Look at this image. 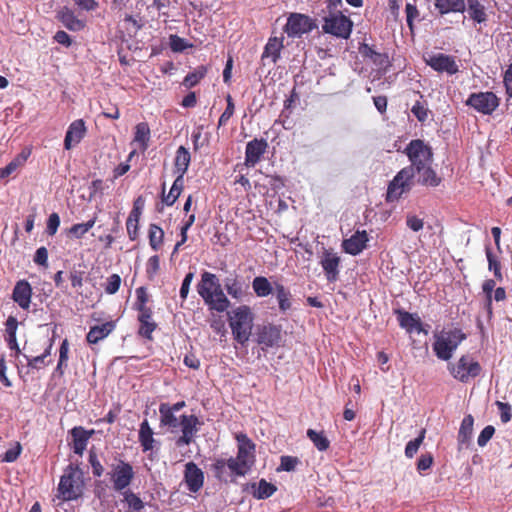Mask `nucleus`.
I'll use <instances>...</instances> for the list:
<instances>
[{
	"label": "nucleus",
	"instance_id": "4",
	"mask_svg": "<svg viewBox=\"0 0 512 512\" xmlns=\"http://www.w3.org/2000/svg\"><path fill=\"white\" fill-rule=\"evenodd\" d=\"M229 326L234 339L241 345H245L252 332L253 314L251 308L242 305L232 310L229 314Z\"/></svg>",
	"mask_w": 512,
	"mask_h": 512
},
{
	"label": "nucleus",
	"instance_id": "36",
	"mask_svg": "<svg viewBox=\"0 0 512 512\" xmlns=\"http://www.w3.org/2000/svg\"><path fill=\"white\" fill-rule=\"evenodd\" d=\"M252 288L258 297H267L273 291L269 280L264 276H257L252 281Z\"/></svg>",
	"mask_w": 512,
	"mask_h": 512
},
{
	"label": "nucleus",
	"instance_id": "46",
	"mask_svg": "<svg viewBox=\"0 0 512 512\" xmlns=\"http://www.w3.org/2000/svg\"><path fill=\"white\" fill-rule=\"evenodd\" d=\"M124 500L128 504L127 512H140L144 508L141 498L131 491L124 492Z\"/></svg>",
	"mask_w": 512,
	"mask_h": 512
},
{
	"label": "nucleus",
	"instance_id": "56",
	"mask_svg": "<svg viewBox=\"0 0 512 512\" xmlns=\"http://www.w3.org/2000/svg\"><path fill=\"white\" fill-rule=\"evenodd\" d=\"M406 225L413 232H418L423 229L424 221L416 215H407L406 217Z\"/></svg>",
	"mask_w": 512,
	"mask_h": 512
},
{
	"label": "nucleus",
	"instance_id": "1",
	"mask_svg": "<svg viewBox=\"0 0 512 512\" xmlns=\"http://www.w3.org/2000/svg\"><path fill=\"white\" fill-rule=\"evenodd\" d=\"M404 153L411 164L401 169L390 182L386 196L388 202L398 200L403 193L409 191L416 171L423 170L425 165L432 163V150L420 139L410 141Z\"/></svg>",
	"mask_w": 512,
	"mask_h": 512
},
{
	"label": "nucleus",
	"instance_id": "62",
	"mask_svg": "<svg viewBox=\"0 0 512 512\" xmlns=\"http://www.w3.org/2000/svg\"><path fill=\"white\" fill-rule=\"evenodd\" d=\"M34 262L37 265L47 267L48 265V251L45 247H39L34 255Z\"/></svg>",
	"mask_w": 512,
	"mask_h": 512
},
{
	"label": "nucleus",
	"instance_id": "42",
	"mask_svg": "<svg viewBox=\"0 0 512 512\" xmlns=\"http://www.w3.org/2000/svg\"><path fill=\"white\" fill-rule=\"evenodd\" d=\"M468 14L469 17L477 23L486 21L484 7L479 3L478 0H468Z\"/></svg>",
	"mask_w": 512,
	"mask_h": 512
},
{
	"label": "nucleus",
	"instance_id": "29",
	"mask_svg": "<svg viewBox=\"0 0 512 512\" xmlns=\"http://www.w3.org/2000/svg\"><path fill=\"white\" fill-rule=\"evenodd\" d=\"M434 5L441 15L465 10L464 0H434Z\"/></svg>",
	"mask_w": 512,
	"mask_h": 512
},
{
	"label": "nucleus",
	"instance_id": "39",
	"mask_svg": "<svg viewBox=\"0 0 512 512\" xmlns=\"http://www.w3.org/2000/svg\"><path fill=\"white\" fill-rule=\"evenodd\" d=\"M59 20L69 30L79 31L84 27L81 20L77 19L73 12L65 10L59 13Z\"/></svg>",
	"mask_w": 512,
	"mask_h": 512
},
{
	"label": "nucleus",
	"instance_id": "30",
	"mask_svg": "<svg viewBox=\"0 0 512 512\" xmlns=\"http://www.w3.org/2000/svg\"><path fill=\"white\" fill-rule=\"evenodd\" d=\"M473 424L474 419L471 415H467L463 418L458 432L459 449H462L464 446L468 444L472 435Z\"/></svg>",
	"mask_w": 512,
	"mask_h": 512
},
{
	"label": "nucleus",
	"instance_id": "3",
	"mask_svg": "<svg viewBox=\"0 0 512 512\" xmlns=\"http://www.w3.org/2000/svg\"><path fill=\"white\" fill-rule=\"evenodd\" d=\"M465 339L466 334L461 329H443L434 333L433 351L438 359L449 361Z\"/></svg>",
	"mask_w": 512,
	"mask_h": 512
},
{
	"label": "nucleus",
	"instance_id": "60",
	"mask_svg": "<svg viewBox=\"0 0 512 512\" xmlns=\"http://www.w3.org/2000/svg\"><path fill=\"white\" fill-rule=\"evenodd\" d=\"M194 278V273L193 272H189L185 275L184 279H183V282H182V285H181V288H180V298L184 301L186 300L187 296H188V293H189V290H190V285H191V282Z\"/></svg>",
	"mask_w": 512,
	"mask_h": 512
},
{
	"label": "nucleus",
	"instance_id": "58",
	"mask_svg": "<svg viewBox=\"0 0 512 512\" xmlns=\"http://www.w3.org/2000/svg\"><path fill=\"white\" fill-rule=\"evenodd\" d=\"M23 357L27 361V366L31 369L39 370L48 364L45 362V358L42 355L36 357H29L27 355H23Z\"/></svg>",
	"mask_w": 512,
	"mask_h": 512
},
{
	"label": "nucleus",
	"instance_id": "14",
	"mask_svg": "<svg viewBox=\"0 0 512 512\" xmlns=\"http://www.w3.org/2000/svg\"><path fill=\"white\" fill-rule=\"evenodd\" d=\"M184 482L188 490L192 493H197L203 487L204 473L192 461L185 464Z\"/></svg>",
	"mask_w": 512,
	"mask_h": 512
},
{
	"label": "nucleus",
	"instance_id": "44",
	"mask_svg": "<svg viewBox=\"0 0 512 512\" xmlns=\"http://www.w3.org/2000/svg\"><path fill=\"white\" fill-rule=\"evenodd\" d=\"M485 253L488 261V269L490 271H493L495 278L498 281L503 280V275L501 272V264L497 260L496 256L492 253L491 248L489 246H486Z\"/></svg>",
	"mask_w": 512,
	"mask_h": 512
},
{
	"label": "nucleus",
	"instance_id": "45",
	"mask_svg": "<svg viewBox=\"0 0 512 512\" xmlns=\"http://www.w3.org/2000/svg\"><path fill=\"white\" fill-rule=\"evenodd\" d=\"M425 434H426V430L425 429H421L418 437H416L415 439L409 441L406 444L405 456L407 458L411 459V458H413L415 456V454L417 453L419 447L421 446V444L423 443V441L425 439Z\"/></svg>",
	"mask_w": 512,
	"mask_h": 512
},
{
	"label": "nucleus",
	"instance_id": "7",
	"mask_svg": "<svg viewBox=\"0 0 512 512\" xmlns=\"http://www.w3.org/2000/svg\"><path fill=\"white\" fill-rule=\"evenodd\" d=\"M323 20L322 30L324 33L341 39H348L350 37L353 23L347 16L338 12L324 17Z\"/></svg>",
	"mask_w": 512,
	"mask_h": 512
},
{
	"label": "nucleus",
	"instance_id": "63",
	"mask_svg": "<svg viewBox=\"0 0 512 512\" xmlns=\"http://www.w3.org/2000/svg\"><path fill=\"white\" fill-rule=\"evenodd\" d=\"M138 222L139 220L135 218H129L126 221V228L128 236L131 240H135L138 235Z\"/></svg>",
	"mask_w": 512,
	"mask_h": 512
},
{
	"label": "nucleus",
	"instance_id": "50",
	"mask_svg": "<svg viewBox=\"0 0 512 512\" xmlns=\"http://www.w3.org/2000/svg\"><path fill=\"white\" fill-rule=\"evenodd\" d=\"M121 285V277L118 274H112L107 278L104 290L107 294H115Z\"/></svg>",
	"mask_w": 512,
	"mask_h": 512
},
{
	"label": "nucleus",
	"instance_id": "32",
	"mask_svg": "<svg viewBox=\"0 0 512 512\" xmlns=\"http://www.w3.org/2000/svg\"><path fill=\"white\" fill-rule=\"evenodd\" d=\"M160 413V424L162 426H167L169 428H177L179 426V422L177 417L175 416V412L171 410L170 404L161 403L159 406Z\"/></svg>",
	"mask_w": 512,
	"mask_h": 512
},
{
	"label": "nucleus",
	"instance_id": "23",
	"mask_svg": "<svg viewBox=\"0 0 512 512\" xmlns=\"http://www.w3.org/2000/svg\"><path fill=\"white\" fill-rule=\"evenodd\" d=\"M283 38L270 37L264 47V51L261 55V61L265 65L266 61L276 64L280 59L281 50L283 49Z\"/></svg>",
	"mask_w": 512,
	"mask_h": 512
},
{
	"label": "nucleus",
	"instance_id": "21",
	"mask_svg": "<svg viewBox=\"0 0 512 512\" xmlns=\"http://www.w3.org/2000/svg\"><path fill=\"white\" fill-rule=\"evenodd\" d=\"M359 52L363 57L370 59L378 71L385 73L390 66V60L386 53L378 52L366 43L359 47Z\"/></svg>",
	"mask_w": 512,
	"mask_h": 512
},
{
	"label": "nucleus",
	"instance_id": "8",
	"mask_svg": "<svg viewBox=\"0 0 512 512\" xmlns=\"http://www.w3.org/2000/svg\"><path fill=\"white\" fill-rule=\"evenodd\" d=\"M317 28L316 21L308 15L291 13L284 26V32L290 38H300Z\"/></svg>",
	"mask_w": 512,
	"mask_h": 512
},
{
	"label": "nucleus",
	"instance_id": "51",
	"mask_svg": "<svg viewBox=\"0 0 512 512\" xmlns=\"http://www.w3.org/2000/svg\"><path fill=\"white\" fill-rule=\"evenodd\" d=\"M496 405L500 412V419L503 423H508L512 418V408L509 403L496 401Z\"/></svg>",
	"mask_w": 512,
	"mask_h": 512
},
{
	"label": "nucleus",
	"instance_id": "31",
	"mask_svg": "<svg viewBox=\"0 0 512 512\" xmlns=\"http://www.w3.org/2000/svg\"><path fill=\"white\" fill-rule=\"evenodd\" d=\"M274 289H275L276 298H277L278 305H279V310L284 313V312L288 311L289 309H291V307H292L291 292L284 285H282L280 283H275Z\"/></svg>",
	"mask_w": 512,
	"mask_h": 512
},
{
	"label": "nucleus",
	"instance_id": "40",
	"mask_svg": "<svg viewBox=\"0 0 512 512\" xmlns=\"http://www.w3.org/2000/svg\"><path fill=\"white\" fill-rule=\"evenodd\" d=\"M149 244L154 251H158L163 243L164 231L156 224L149 227Z\"/></svg>",
	"mask_w": 512,
	"mask_h": 512
},
{
	"label": "nucleus",
	"instance_id": "38",
	"mask_svg": "<svg viewBox=\"0 0 512 512\" xmlns=\"http://www.w3.org/2000/svg\"><path fill=\"white\" fill-rule=\"evenodd\" d=\"M419 176V182L423 185L436 187L440 184L441 179L436 175V172L431 168V164L424 166L423 170L416 171Z\"/></svg>",
	"mask_w": 512,
	"mask_h": 512
},
{
	"label": "nucleus",
	"instance_id": "54",
	"mask_svg": "<svg viewBox=\"0 0 512 512\" xmlns=\"http://www.w3.org/2000/svg\"><path fill=\"white\" fill-rule=\"evenodd\" d=\"M495 433V428L492 425L486 426L478 436L477 443L480 447H484Z\"/></svg>",
	"mask_w": 512,
	"mask_h": 512
},
{
	"label": "nucleus",
	"instance_id": "5",
	"mask_svg": "<svg viewBox=\"0 0 512 512\" xmlns=\"http://www.w3.org/2000/svg\"><path fill=\"white\" fill-rule=\"evenodd\" d=\"M450 375L461 383H468L482 372L480 363L470 354H463L457 361L449 362Z\"/></svg>",
	"mask_w": 512,
	"mask_h": 512
},
{
	"label": "nucleus",
	"instance_id": "25",
	"mask_svg": "<svg viewBox=\"0 0 512 512\" xmlns=\"http://www.w3.org/2000/svg\"><path fill=\"white\" fill-rule=\"evenodd\" d=\"M115 328L113 322H106L101 325H95L87 333L86 340L89 344H96L106 338Z\"/></svg>",
	"mask_w": 512,
	"mask_h": 512
},
{
	"label": "nucleus",
	"instance_id": "12",
	"mask_svg": "<svg viewBox=\"0 0 512 512\" xmlns=\"http://www.w3.org/2000/svg\"><path fill=\"white\" fill-rule=\"evenodd\" d=\"M133 478L134 471L132 465L120 460L111 474L114 490L122 491L126 489L131 484Z\"/></svg>",
	"mask_w": 512,
	"mask_h": 512
},
{
	"label": "nucleus",
	"instance_id": "55",
	"mask_svg": "<svg viewBox=\"0 0 512 512\" xmlns=\"http://www.w3.org/2000/svg\"><path fill=\"white\" fill-rule=\"evenodd\" d=\"M433 456L431 453L422 454L417 461V470L422 473L431 468L433 464Z\"/></svg>",
	"mask_w": 512,
	"mask_h": 512
},
{
	"label": "nucleus",
	"instance_id": "28",
	"mask_svg": "<svg viewBox=\"0 0 512 512\" xmlns=\"http://www.w3.org/2000/svg\"><path fill=\"white\" fill-rule=\"evenodd\" d=\"M191 162V156L184 146H180L176 151L174 160V172L176 174H184L187 172Z\"/></svg>",
	"mask_w": 512,
	"mask_h": 512
},
{
	"label": "nucleus",
	"instance_id": "33",
	"mask_svg": "<svg viewBox=\"0 0 512 512\" xmlns=\"http://www.w3.org/2000/svg\"><path fill=\"white\" fill-rule=\"evenodd\" d=\"M251 488L253 489V496L256 499H267L276 491V486L267 482L265 479H261L258 483H253Z\"/></svg>",
	"mask_w": 512,
	"mask_h": 512
},
{
	"label": "nucleus",
	"instance_id": "43",
	"mask_svg": "<svg viewBox=\"0 0 512 512\" xmlns=\"http://www.w3.org/2000/svg\"><path fill=\"white\" fill-rule=\"evenodd\" d=\"M207 73V68L205 66H199L194 71L188 73L184 80L183 85L191 88L197 85L201 79L205 77Z\"/></svg>",
	"mask_w": 512,
	"mask_h": 512
},
{
	"label": "nucleus",
	"instance_id": "20",
	"mask_svg": "<svg viewBox=\"0 0 512 512\" xmlns=\"http://www.w3.org/2000/svg\"><path fill=\"white\" fill-rule=\"evenodd\" d=\"M32 293L30 283L24 279L19 280L13 288L12 299L21 309L28 310L31 304Z\"/></svg>",
	"mask_w": 512,
	"mask_h": 512
},
{
	"label": "nucleus",
	"instance_id": "41",
	"mask_svg": "<svg viewBox=\"0 0 512 512\" xmlns=\"http://www.w3.org/2000/svg\"><path fill=\"white\" fill-rule=\"evenodd\" d=\"M226 465L231 481H233L235 477H243L249 472L245 466L238 462L236 457L227 459Z\"/></svg>",
	"mask_w": 512,
	"mask_h": 512
},
{
	"label": "nucleus",
	"instance_id": "13",
	"mask_svg": "<svg viewBox=\"0 0 512 512\" xmlns=\"http://www.w3.org/2000/svg\"><path fill=\"white\" fill-rule=\"evenodd\" d=\"M236 439L238 442L236 458L238 462L250 471L255 463V444L247 437L246 434H238Z\"/></svg>",
	"mask_w": 512,
	"mask_h": 512
},
{
	"label": "nucleus",
	"instance_id": "22",
	"mask_svg": "<svg viewBox=\"0 0 512 512\" xmlns=\"http://www.w3.org/2000/svg\"><path fill=\"white\" fill-rule=\"evenodd\" d=\"M86 133L85 122L82 119L73 121L66 132L64 148L70 150L81 142Z\"/></svg>",
	"mask_w": 512,
	"mask_h": 512
},
{
	"label": "nucleus",
	"instance_id": "27",
	"mask_svg": "<svg viewBox=\"0 0 512 512\" xmlns=\"http://www.w3.org/2000/svg\"><path fill=\"white\" fill-rule=\"evenodd\" d=\"M153 435H154V432L151 429V427L148 423V420L145 419L140 424L139 436H138L139 442H140L142 450L144 452H147V451H150L153 449L154 443H155V439H154Z\"/></svg>",
	"mask_w": 512,
	"mask_h": 512
},
{
	"label": "nucleus",
	"instance_id": "11",
	"mask_svg": "<svg viewBox=\"0 0 512 512\" xmlns=\"http://www.w3.org/2000/svg\"><path fill=\"white\" fill-rule=\"evenodd\" d=\"M179 425L181 426L182 434L176 439L175 444L177 447H183L190 445L194 441L202 422L196 415H182Z\"/></svg>",
	"mask_w": 512,
	"mask_h": 512
},
{
	"label": "nucleus",
	"instance_id": "49",
	"mask_svg": "<svg viewBox=\"0 0 512 512\" xmlns=\"http://www.w3.org/2000/svg\"><path fill=\"white\" fill-rule=\"evenodd\" d=\"M495 281L492 279H487L483 282L482 290L486 294V308L489 315L492 314V292L495 288Z\"/></svg>",
	"mask_w": 512,
	"mask_h": 512
},
{
	"label": "nucleus",
	"instance_id": "52",
	"mask_svg": "<svg viewBox=\"0 0 512 512\" xmlns=\"http://www.w3.org/2000/svg\"><path fill=\"white\" fill-rule=\"evenodd\" d=\"M60 225V217L57 213H51L47 220L46 232L48 235L53 236L56 234Z\"/></svg>",
	"mask_w": 512,
	"mask_h": 512
},
{
	"label": "nucleus",
	"instance_id": "24",
	"mask_svg": "<svg viewBox=\"0 0 512 512\" xmlns=\"http://www.w3.org/2000/svg\"><path fill=\"white\" fill-rule=\"evenodd\" d=\"M397 320L401 328L405 329L408 333L414 332L415 329L420 328V317L416 313H409L402 309L394 310Z\"/></svg>",
	"mask_w": 512,
	"mask_h": 512
},
{
	"label": "nucleus",
	"instance_id": "37",
	"mask_svg": "<svg viewBox=\"0 0 512 512\" xmlns=\"http://www.w3.org/2000/svg\"><path fill=\"white\" fill-rule=\"evenodd\" d=\"M307 437L313 443V445L317 448V450L323 452L326 451L330 447V441L326 437L323 431H316L313 429L307 430Z\"/></svg>",
	"mask_w": 512,
	"mask_h": 512
},
{
	"label": "nucleus",
	"instance_id": "19",
	"mask_svg": "<svg viewBox=\"0 0 512 512\" xmlns=\"http://www.w3.org/2000/svg\"><path fill=\"white\" fill-rule=\"evenodd\" d=\"M320 264L327 281L336 282L339 278L340 257L335 253L325 250Z\"/></svg>",
	"mask_w": 512,
	"mask_h": 512
},
{
	"label": "nucleus",
	"instance_id": "64",
	"mask_svg": "<svg viewBox=\"0 0 512 512\" xmlns=\"http://www.w3.org/2000/svg\"><path fill=\"white\" fill-rule=\"evenodd\" d=\"M411 112L421 122L427 119V109L419 101L412 106Z\"/></svg>",
	"mask_w": 512,
	"mask_h": 512
},
{
	"label": "nucleus",
	"instance_id": "35",
	"mask_svg": "<svg viewBox=\"0 0 512 512\" xmlns=\"http://www.w3.org/2000/svg\"><path fill=\"white\" fill-rule=\"evenodd\" d=\"M210 470L213 473V476L221 481L228 482L231 481L230 475L227 470L226 459L224 458H216L213 463L210 465Z\"/></svg>",
	"mask_w": 512,
	"mask_h": 512
},
{
	"label": "nucleus",
	"instance_id": "9",
	"mask_svg": "<svg viewBox=\"0 0 512 512\" xmlns=\"http://www.w3.org/2000/svg\"><path fill=\"white\" fill-rule=\"evenodd\" d=\"M426 65L438 73L454 75L459 71V66L454 56L444 53H427L423 56Z\"/></svg>",
	"mask_w": 512,
	"mask_h": 512
},
{
	"label": "nucleus",
	"instance_id": "6",
	"mask_svg": "<svg viewBox=\"0 0 512 512\" xmlns=\"http://www.w3.org/2000/svg\"><path fill=\"white\" fill-rule=\"evenodd\" d=\"M58 491L64 501L78 499L83 492L82 473L78 468L69 465L60 478Z\"/></svg>",
	"mask_w": 512,
	"mask_h": 512
},
{
	"label": "nucleus",
	"instance_id": "59",
	"mask_svg": "<svg viewBox=\"0 0 512 512\" xmlns=\"http://www.w3.org/2000/svg\"><path fill=\"white\" fill-rule=\"evenodd\" d=\"M89 463L92 467V473L96 477L102 476L104 472V468L100 461L97 458V455L94 452H90L89 454Z\"/></svg>",
	"mask_w": 512,
	"mask_h": 512
},
{
	"label": "nucleus",
	"instance_id": "48",
	"mask_svg": "<svg viewBox=\"0 0 512 512\" xmlns=\"http://www.w3.org/2000/svg\"><path fill=\"white\" fill-rule=\"evenodd\" d=\"M169 45L173 52H183L185 49L192 47V44L188 43L184 38L178 35H170Z\"/></svg>",
	"mask_w": 512,
	"mask_h": 512
},
{
	"label": "nucleus",
	"instance_id": "18",
	"mask_svg": "<svg viewBox=\"0 0 512 512\" xmlns=\"http://www.w3.org/2000/svg\"><path fill=\"white\" fill-rule=\"evenodd\" d=\"M280 339V329L274 325H264L259 327L256 333V342L262 346V349L277 345Z\"/></svg>",
	"mask_w": 512,
	"mask_h": 512
},
{
	"label": "nucleus",
	"instance_id": "61",
	"mask_svg": "<svg viewBox=\"0 0 512 512\" xmlns=\"http://www.w3.org/2000/svg\"><path fill=\"white\" fill-rule=\"evenodd\" d=\"M160 260L157 255L151 256L147 261L146 272L148 276L153 277L159 270Z\"/></svg>",
	"mask_w": 512,
	"mask_h": 512
},
{
	"label": "nucleus",
	"instance_id": "16",
	"mask_svg": "<svg viewBox=\"0 0 512 512\" xmlns=\"http://www.w3.org/2000/svg\"><path fill=\"white\" fill-rule=\"evenodd\" d=\"M224 287L229 296L237 301H243L250 296L249 285L237 275L226 277L224 279Z\"/></svg>",
	"mask_w": 512,
	"mask_h": 512
},
{
	"label": "nucleus",
	"instance_id": "57",
	"mask_svg": "<svg viewBox=\"0 0 512 512\" xmlns=\"http://www.w3.org/2000/svg\"><path fill=\"white\" fill-rule=\"evenodd\" d=\"M156 329V323L154 321L140 322L139 335L144 338L151 339L152 333Z\"/></svg>",
	"mask_w": 512,
	"mask_h": 512
},
{
	"label": "nucleus",
	"instance_id": "53",
	"mask_svg": "<svg viewBox=\"0 0 512 512\" xmlns=\"http://www.w3.org/2000/svg\"><path fill=\"white\" fill-rule=\"evenodd\" d=\"M298 462L299 460L296 457L282 456L280 460V467L278 468V470H283L287 472L293 471L296 468Z\"/></svg>",
	"mask_w": 512,
	"mask_h": 512
},
{
	"label": "nucleus",
	"instance_id": "10",
	"mask_svg": "<svg viewBox=\"0 0 512 512\" xmlns=\"http://www.w3.org/2000/svg\"><path fill=\"white\" fill-rule=\"evenodd\" d=\"M465 104L479 113L490 115L499 106V99L493 92H477L470 94Z\"/></svg>",
	"mask_w": 512,
	"mask_h": 512
},
{
	"label": "nucleus",
	"instance_id": "34",
	"mask_svg": "<svg viewBox=\"0 0 512 512\" xmlns=\"http://www.w3.org/2000/svg\"><path fill=\"white\" fill-rule=\"evenodd\" d=\"M150 128L146 122L138 123L135 127L134 141L141 150L145 151L149 146Z\"/></svg>",
	"mask_w": 512,
	"mask_h": 512
},
{
	"label": "nucleus",
	"instance_id": "15",
	"mask_svg": "<svg viewBox=\"0 0 512 512\" xmlns=\"http://www.w3.org/2000/svg\"><path fill=\"white\" fill-rule=\"evenodd\" d=\"M368 241L369 236L367 232L365 230H357L349 238L343 240L342 248L347 254L356 256L367 247Z\"/></svg>",
	"mask_w": 512,
	"mask_h": 512
},
{
	"label": "nucleus",
	"instance_id": "2",
	"mask_svg": "<svg viewBox=\"0 0 512 512\" xmlns=\"http://www.w3.org/2000/svg\"><path fill=\"white\" fill-rule=\"evenodd\" d=\"M197 292L210 310L221 313L226 311L231 305L218 277L211 272L204 271L201 274V280L197 284Z\"/></svg>",
	"mask_w": 512,
	"mask_h": 512
},
{
	"label": "nucleus",
	"instance_id": "26",
	"mask_svg": "<svg viewBox=\"0 0 512 512\" xmlns=\"http://www.w3.org/2000/svg\"><path fill=\"white\" fill-rule=\"evenodd\" d=\"M71 434L73 437L72 449L75 454L82 455L86 446L88 444V440L90 434L84 430L82 427H75L71 430Z\"/></svg>",
	"mask_w": 512,
	"mask_h": 512
},
{
	"label": "nucleus",
	"instance_id": "47",
	"mask_svg": "<svg viewBox=\"0 0 512 512\" xmlns=\"http://www.w3.org/2000/svg\"><path fill=\"white\" fill-rule=\"evenodd\" d=\"M226 102H227V106H226V109L224 110V112L221 114V116L219 118L218 126L226 125L227 122L229 121V119L234 114L235 105H234V102H233V98L231 97L230 94H228L226 96Z\"/></svg>",
	"mask_w": 512,
	"mask_h": 512
},
{
	"label": "nucleus",
	"instance_id": "17",
	"mask_svg": "<svg viewBox=\"0 0 512 512\" xmlns=\"http://www.w3.org/2000/svg\"><path fill=\"white\" fill-rule=\"evenodd\" d=\"M267 142L264 139H253L249 141L245 149V162L247 167H254L262 158L267 149Z\"/></svg>",
	"mask_w": 512,
	"mask_h": 512
}]
</instances>
